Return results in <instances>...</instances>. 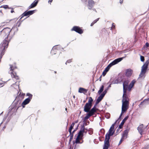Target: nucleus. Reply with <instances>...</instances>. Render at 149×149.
Returning a JSON list of instances; mask_svg holds the SVG:
<instances>
[{"label":"nucleus","mask_w":149,"mask_h":149,"mask_svg":"<svg viewBox=\"0 0 149 149\" xmlns=\"http://www.w3.org/2000/svg\"><path fill=\"white\" fill-rule=\"evenodd\" d=\"M8 34L7 37L5 38L2 43L0 45V53L1 56H2L4 52V50L8 48L9 44V40H8Z\"/></svg>","instance_id":"obj_1"},{"label":"nucleus","mask_w":149,"mask_h":149,"mask_svg":"<svg viewBox=\"0 0 149 149\" xmlns=\"http://www.w3.org/2000/svg\"><path fill=\"white\" fill-rule=\"evenodd\" d=\"M122 109V112H125L128 108L129 102L126 95H123Z\"/></svg>","instance_id":"obj_2"},{"label":"nucleus","mask_w":149,"mask_h":149,"mask_svg":"<svg viewBox=\"0 0 149 149\" xmlns=\"http://www.w3.org/2000/svg\"><path fill=\"white\" fill-rule=\"evenodd\" d=\"M149 64V60H148L141 67V72L139 76V79H143L145 77V74L146 72Z\"/></svg>","instance_id":"obj_3"},{"label":"nucleus","mask_w":149,"mask_h":149,"mask_svg":"<svg viewBox=\"0 0 149 149\" xmlns=\"http://www.w3.org/2000/svg\"><path fill=\"white\" fill-rule=\"evenodd\" d=\"M93 99L91 97H90L88 102L86 103L84 106V111L86 112H88L92 106Z\"/></svg>","instance_id":"obj_4"},{"label":"nucleus","mask_w":149,"mask_h":149,"mask_svg":"<svg viewBox=\"0 0 149 149\" xmlns=\"http://www.w3.org/2000/svg\"><path fill=\"white\" fill-rule=\"evenodd\" d=\"M83 2H86L87 1L88 2V7L89 9H91L93 7L94 4V1L92 0H81Z\"/></svg>","instance_id":"obj_5"},{"label":"nucleus","mask_w":149,"mask_h":149,"mask_svg":"<svg viewBox=\"0 0 149 149\" xmlns=\"http://www.w3.org/2000/svg\"><path fill=\"white\" fill-rule=\"evenodd\" d=\"M109 138L108 136H107L105 137V139L104 141V146L103 149H108L109 146Z\"/></svg>","instance_id":"obj_6"},{"label":"nucleus","mask_w":149,"mask_h":149,"mask_svg":"<svg viewBox=\"0 0 149 149\" xmlns=\"http://www.w3.org/2000/svg\"><path fill=\"white\" fill-rule=\"evenodd\" d=\"M129 81L127 80L124 81L123 83V94L126 95V91L127 88L128 87Z\"/></svg>","instance_id":"obj_7"},{"label":"nucleus","mask_w":149,"mask_h":149,"mask_svg":"<svg viewBox=\"0 0 149 149\" xmlns=\"http://www.w3.org/2000/svg\"><path fill=\"white\" fill-rule=\"evenodd\" d=\"M35 10H30L28 11H25L22 15V17L20 18L21 19L24 16H29L33 14Z\"/></svg>","instance_id":"obj_8"},{"label":"nucleus","mask_w":149,"mask_h":149,"mask_svg":"<svg viewBox=\"0 0 149 149\" xmlns=\"http://www.w3.org/2000/svg\"><path fill=\"white\" fill-rule=\"evenodd\" d=\"M72 31H74L79 34H81L83 33V31L80 28L77 26H74L71 29Z\"/></svg>","instance_id":"obj_9"},{"label":"nucleus","mask_w":149,"mask_h":149,"mask_svg":"<svg viewBox=\"0 0 149 149\" xmlns=\"http://www.w3.org/2000/svg\"><path fill=\"white\" fill-rule=\"evenodd\" d=\"M122 59V58H120L115 59L109 64V66H112L118 63Z\"/></svg>","instance_id":"obj_10"},{"label":"nucleus","mask_w":149,"mask_h":149,"mask_svg":"<svg viewBox=\"0 0 149 149\" xmlns=\"http://www.w3.org/2000/svg\"><path fill=\"white\" fill-rule=\"evenodd\" d=\"M60 48V46L59 45L54 46L51 50V53L52 54H55V52H56V50H59Z\"/></svg>","instance_id":"obj_11"},{"label":"nucleus","mask_w":149,"mask_h":149,"mask_svg":"<svg viewBox=\"0 0 149 149\" xmlns=\"http://www.w3.org/2000/svg\"><path fill=\"white\" fill-rule=\"evenodd\" d=\"M113 129H111V128H110L109 131L105 135V137H106L107 136H108L109 138V139H110V136L113 135L114 133V131H113Z\"/></svg>","instance_id":"obj_12"},{"label":"nucleus","mask_w":149,"mask_h":149,"mask_svg":"<svg viewBox=\"0 0 149 149\" xmlns=\"http://www.w3.org/2000/svg\"><path fill=\"white\" fill-rule=\"evenodd\" d=\"M133 72V70L131 69H128L126 70L125 75L127 77H130L131 76Z\"/></svg>","instance_id":"obj_13"},{"label":"nucleus","mask_w":149,"mask_h":149,"mask_svg":"<svg viewBox=\"0 0 149 149\" xmlns=\"http://www.w3.org/2000/svg\"><path fill=\"white\" fill-rule=\"evenodd\" d=\"M84 131L85 127L84 125H83L81 127L80 130L78 133L77 136L80 137L81 135L83 134V133L84 132Z\"/></svg>","instance_id":"obj_14"},{"label":"nucleus","mask_w":149,"mask_h":149,"mask_svg":"<svg viewBox=\"0 0 149 149\" xmlns=\"http://www.w3.org/2000/svg\"><path fill=\"white\" fill-rule=\"evenodd\" d=\"M137 129L139 133L141 135L142 134L143 132V125L141 124L137 128Z\"/></svg>","instance_id":"obj_15"},{"label":"nucleus","mask_w":149,"mask_h":149,"mask_svg":"<svg viewBox=\"0 0 149 149\" xmlns=\"http://www.w3.org/2000/svg\"><path fill=\"white\" fill-rule=\"evenodd\" d=\"M31 100L27 98L25 99L22 102V105L23 107H25V106L29 103L31 101Z\"/></svg>","instance_id":"obj_16"},{"label":"nucleus","mask_w":149,"mask_h":149,"mask_svg":"<svg viewBox=\"0 0 149 149\" xmlns=\"http://www.w3.org/2000/svg\"><path fill=\"white\" fill-rule=\"evenodd\" d=\"M11 75L12 77L16 80L18 79L19 77L17 75L16 73L15 72H11Z\"/></svg>","instance_id":"obj_17"},{"label":"nucleus","mask_w":149,"mask_h":149,"mask_svg":"<svg viewBox=\"0 0 149 149\" xmlns=\"http://www.w3.org/2000/svg\"><path fill=\"white\" fill-rule=\"evenodd\" d=\"M136 82V81L135 80H133L131 81L130 84L128 86V90L129 91H130L131 90V88L133 86Z\"/></svg>","instance_id":"obj_18"},{"label":"nucleus","mask_w":149,"mask_h":149,"mask_svg":"<svg viewBox=\"0 0 149 149\" xmlns=\"http://www.w3.org/2000/svg\"><path fill=\"white\" fill-rule=\"evenodd\" d=\"M97 105H95V104L93 107L88 112H89L92 116H93L94 113L96 112V106Z\"/></svg>","instance_id":"obj_19"},{"label":"nucleus","mask_w":149,"mask_h":149,"mask_svg":"<svg viewBox=\"0 0 149 149\" xmlns=\"http://www.w3.org/2000/svg\"><path fill=\"white\" fill-rule=\"evenodd\" d=\"M38 2V1H35L28 8V9H29L31 8L35 7L37 5Z\"/></svg>","instance_id":"obj_20"},{"label":"nucleus","mask_w":149,"mask_h":149,"mask_svg":"<svg viewBox=\"0 0 149 149\" xmlns=\"http://www.w3.org/2000/svg\"><path fill=\"white\" fill-rule=\"evenodd\" d=\"M128 118V116H127L125 117L124 118L123 120L120 124L119 125V128L120 129L123 126V125L124 124L125 121Z\"/></svg>","instance_id":"obj_21"},{"label":"nucleus","mask_w":149,"mask_h":149,"mask_svg":"<svg viewBox=\"0 0 149 149\" xmlns=\"http://www.w3.org/2000/svg\"><path fill=\"white\" fill-rule=\"evenodd\" d=\"M104 96L102 94L100 95V96L98 97L97 100L95 102V105H97L99 102L102 100Z\"/></svg>","instance_id":"obj_22"},{"label":"nucleus","mask_w":149,"mask_h":149,"mask_svg":"<svg viewBox=\"0 0 149 149\" xmlns=\"http://www.w3.org/2000/svg\"><path fill=\"white\" fill-rule=\"evenodd\" d=\"M88 91V90L82 88H79L78 92L80 93H83L85 94Z\"/></svg>","instance_id":"obj_23"},{"label":"nucleus","mask_w":149,"mask_h":149,"mask_svg":"<svg viewBox=\"0 0 149 149\" xmlns=\"http://www.w3.org/2000/svg\"><path fill=\"white\" fill-rule=\"evenodd\" d=\"M92 116L89 112L87 114L86 116L84 118V121L85 122L86 119H88L91 116Z\"/></svg>","instance_id":"obj_24"},{"label":"nucleus","mask_w":149,"mask_h":149,"mask_svg":"<svg viewBox=\"0 0 149 149\" xmlns=\"http://www.w3.org/2000/svg\"><path fill=\"white\" fill-rule=\"evenodd\" d=\"M128 130H125L124 131V134L122 136V138L124 139H126L127 137V133L128 132Z\"/></svg>","instance_id":"obj_25"},{"label":"nucleus","mask_w":149,"mask_h":149,"mask_svg":"<svg viewBox=\"0 0 149 149\" xmlns=\"http://www.w3.org/2000/svg\"><path fill=\"white\" fill-rule=\"evenodd\" d=\"M149 100V97L146 99H145L143 102H142L140 104V105H141V104H148L149 102H148V101Z\"/></svg>","instance_id":"obj_26"},{"label":"nucleus","mask_w":149,"mask_h":149,"mask_svg":"<svg viewBox=\"0 0 149 149\" xmlns=\"http://www.w3.org/2000/svg\"><path fill=\"white\" fill-rule=\"evenodd\" d=\"M104 88V86L103 85H102L101 86L100 89L98 92V94H100V93L103 91Z\"/></svg>","instance_id":"obj_27"},{"label":"nucleus","mask_w":149,"mask_h":149,"mask_svg":"<svg viewBox=\"0 0 149 149\" xmlns=\"http://www.w3.org/2000/svg\"><path fill=\"white\" fill-rule=\"evenodd\" d=\"M74 123H73L71 124V125H70L69 129V132H71V131H72V130L73 129L74 125Z\"/></svg>","instance_id":"obj_28"},{"label":"nucleus","mask_w":149,"mask_h":149,"mask_svg":"<svg viewBox=\"0 0 149 149\" xmlns=\"http://www.w3.org/2000/svg\"><path fill=\"white\" fill-rule=\"evenodd\" d=\"M26 96H29V97L28 98L29 99L31 100L33 96V95L31 94L30 93H27L26 94Z\"/></svg>","instance_id":"obj_29"},{"label":"nucleus","mask_w":149,"mask_h":149,"mask_svg":"<svg viewBox=\"0 0 149 149\" xmlns=\"http://www.w3.org/2000/svg\"><path fill=\"white\" fill-rule=\"evenodd\" d=\"M70 132V141L73 139V133H72V131H71V132Z\"/></svg>","instance_id":"obj_30"},{"label":"nucleus","mask_w":149,"mask_h":149,"mask_svg":"<svg viewBox=\"0 0 149 149\" xmlns=\"http://www.w3.org/2000/svg\"><path fill=\"white\" fill-rule=\"evenodd\" d=\"M17 67L15 65L14 66H13V65H11L10 66V68L11 69V70H13L15 69Z\"/></svg>","instance_id":"obj_31"},{"label":"nucleus","mask_w":149,"mask_h":149,"mask_svg":"<svg viewBox=\"0 0 149 149\" xmlns=\"http://www.w3.org/2000/svg\"><path fill=\"white\" fill-rule=\"evenodd\" d=\"M118 81L117 79H116L112 81L111 83V84H118Z\"/></svg>","instance_id":"obj_32"},{"label":"nucleus","mask_w":149,"mask_h":149,"mask_svg":"<svg viewBox=\"0 0 149 149\" xmlns=\"http://www.w3.org/2000/svg\"><path fill=\"white\" fill-rule=\"evenodd\" d=\"M80 137L78 136H77V137L76 138V141H75V142L76 143H80V141L79 140V139Z\"/></svg>","instance_id":"obj_33"},{"label":"nucleus","mask_w":149,"mask_h":149,"mask_svg":"<svg viewBox=\"0 0 149 149\" xmlns=\"http://www.w3.org/2000/svg\"><path fill=\"white\" fill-rule=\"evenodd\" d=\"M111 66H109V64L108 65L107 67L105 68V70H104V71L106 72H108L109 70V69L111 67Z\"/></svg>","instance_id":"obj_34"},{"label":"nucleus","mask_w":149,"mask_h":149,"mask_svg":"<svg viewBox=\"0 0 149 149\" xmlns=\"http://www.w3.org/2000/svg\"><path fill=\"white\" fill-rule=\"evenodd\" d=\"M114 23L112 24V26L111 27V29L113 31V29H115V25L114 24Z\"/></svg>","instance_id":"obj_35"},{"label":"nucleus","mask_w":149,"mask_h":149,"mask_svg":"<svg viewBox=\"0 0 149 149\" xmlns=\"http://www.w3.org/2000/svg\"><path fill=\"white\" fill-rule=\"evenodd\" d=\"M107 89H105L102 94V95H103L104 96L105 95V94L107 92Z\"/></svg>","instance_id":"obj_36"},{"label":"nucleus","mask_w":149,"mask_h":149,"mask_svg":"<svg viewBox=\"0 0 149 149\" xmlns=\"http://www.w3.org/2000/svg\"><path fill=\"white\" fill-rule=\"evenodd\" d=\"M140 59H141V61L142 62H143L144 61V56H140Z\"/></svg>","instance_id":"obj_37"},{"label":"nucleus","mask_w":149,"mask_h":149,"mask_svg":"<svg viewBox=\"0 0 149 149\" xmlns=\"http://www.w3.org/2000/svg\"><path fill=\"white\" fill-rule=\"evenodd\" d=\"M25 94L24 93H21V92H20V93L19 95V96H20L22 97H23V96Z\"/></svg>","instance_id":"obj_38"},{"label":"nucleus","mask_w":149,"mask_h":149,"mask_svg":"<svg viewBox=\"0 0 149 149\" xmlns=\"http://www.w3.org/2000/svg\"><path fill=\"white\" fill-rule=\"evenodd\" d=\"M6 82L4 81L3 83H0V88L3 86L4 85V84Z\"/></svg>","instance_id":"obj_39"},{"label":"nucleus","mask_w":149,"mask_h":149,"mask_svg":"<svg viewBox=\"0 0 149 149\" xmlns=\"http://www.w3.org/2000/svg\"><path fill=\"white\" fill-rule=\"evenodd\" d=\"M117 121H116V122L114 124H113L111 126V127L110 128H111V129H113L114 126L115 125L116 123L117 122Z\"/></svg>","instance_id":"obj_40"},{"label":"nucleus","mask_w":149,"mask_h":149,"mask_svg":"<svg viewBox=\"0 0 149 149\" xmlns=\"http://www.w3.org/2000/svg\"><path fill=\"white\" fill-rule=\"evenodd\" d=\"M125 112H122V110L121 113V114H120V116H119V118L118 119V120H119V119L120 120H121V116H122L123 113H124Z\"/></svg>","instance_id":"obj_41"},{"label":"nucleus","mask_w":149,"mask_h":149,"mask_svg":"<svg viewBox=\"0 0 149 149\" xmlns=\"http://www.w3.org/2000/svg\"><path fill=\"white\" fill-rule=\"evenodd\" d=\"M72 61V59H69L65 63V64H67V63H69L71 62Z\"/></svg>","instance_id":"obj_42"},{"label":"nucleus","mask_w":149,"mask_h":149,"mask_svg":"<svg viewBox=\"0 0 149 149\" xmlns=\"http://www.w3.org/2000/svg\"><path fill=\"white\" fill-rule=\"evenodd\" d=\"M99 18H97L95 20L93 21V22L94 24L99 19Z\"/></svg>","instance_id":"obj_43"},{"label":"nucleus","mask_w":149,"mask_h":149,"mask_svg":"<svg viewBox=\"0 0 149 149\" xmlns=\"http://www.w3.org/2000/svg\"><path fill=\"white\" fill-rule=\"evenodd\" d=\"M21 24V23L20 21H18L17 22V24L18 25V27H19L20 26Z\"/></svg>","instance_id":"obj_44"},{"label":"nucleus","mask_w":149,"mask_h":149,"mask_svg":"<svg viewBox=\"0 0 149 149\" xmlns=\"http://www.w3.org/2000/svg\"><path fill=\"white\" fill-rule=\"evenodd\" d=\"M3 8L6 9L8 8V5H4L3 6Z\"/></svg>","instance_id":"obj_45"},{"label":"nucleus","mask_w":149,"mask_h":149,"mask_svg":"<svg viewBox=\"0 0 149 149\" xmlns=\"http://www.w3.org/2000/svg\"><path fill=\"white\" fill-rule=\"evenodd\" d=\"M10 9H11V10L10 11V12L11 13H13L14 12V11L13 10V9L12 8H10Z\"/></svg>","instance_id":"obj_46"},{"label":"nucleus","mask_w":149,"mask_h":149,"mask_svg":"<svg viewBox=\"0 0 149 149\" xmlns=\"http://www.w3.org/2000/svg\"><path fill=\"white\" fill-rule=\"evenodd\" d=\"M106 72H105L104 71L103 72L102 74L104 76L106 74Z\"/></svg>","instance_id":"obj_47"},{"label":"nucleus","mask_w":149,"mask_h":149,"mask_svg":"<svg viewBox=\"0 0 149 149\" xmlns=\"http://www.w3.org/2000/svg\"><path fill=\"white\" fill-rule=\"evenodd\" d=\"M146 45L147 47H148L149 46V44L148 42H146Z\"/></svg>","instance_id":"obj_48"},{"label":"nucleus","mask_w":149,"mask_h":149,"mask_svg":"<svg viewBox=\"0 0 149 149\" xmlns=\"http://www.w3.org/2000/svg\"><path fill=\"white\" fill-rule=\"evenodd\" d=\"M123 139H124V138H122L120 141V142H119L120 143L122 142V141L123 140H122Z\"/></svg>","instance_id":"obj_49"},{"label":"nucleus","mask_w":149,"mask_h":149,"mask_svg":"<svg viewBox=\"0 0 149 149\" xmlns=\"http://www.w3.org/2000/svg\"><path fill=\"white\" fill-rule=\"evenodd\" d=\"M15 27H13L12 28V29H11V30L10 31V32H12V31H13V29L15 28Z\"/></svg>","instance_id":"obj_50"},{"label":"nucleus","mask_w":149,"mask_h":149,"mask_svg":"<svg viewBox=\"0 0 149 149\" xmlns=\"http://www.w3.org/2000/svg\"><path fill=\"white\" fill-rule=\"evenodd\" d=\"M123 0H120V3L121 4L123 3Z\"/></svg>","instance_id":"obj_51"},{"label":"nucleus","mask_w":149,"mask_h":149,"mask_svg":"<svg viewBox=\"0 0 149 149\" xmlns=\"http://www.w3.org/2000/svg\"><path fill=\"white\" fill-rule=\"evenodd\" d=\"M94 24L93 23V22H92L91 24V26H92Z\"/></svg>","instance_id":"obj_52"},{"label":"nucleus","mask_w":149,"mask_h":149,"mask_svg":"<svg viewBox=\"0 0 149 149\" xmlns=\"http://www.w3.org/2000/svg\"><path fill=\"white\" fill-rule=\"evenodd\" d=\"M76 129H75L72 132V133H74V132L76 131Z\"/></svg>","instance_id":"obj_53"},{"label":"nucleus","mask_w":149,"mask_h":149,"mask_svg":"<svg viewBox=\"0 0 149 149\" xmlns=\"http://www.w3.org/2000/svg\"><path fill=\"white\" fill-rule=\"evenodd\" d=\"M53 0H49V2H50V3H51L52 2Z\"/></svg>","instance_id":"obj_54"},{"label":"nucleus","mask_w":149,"mask_h":149,"mask_svg":"<svg viewBox=\"0 0 149 149\" xmlns=\"http://www.w3.org/2000/svg\"><path fill=\"white\" fill-rule=\"evenodd\" d=\"M106 117L107 118H109V117L108 116H106Z\"/></svg>","instance_id":"obj_55"},{"label":"nucleus","mask_w":149,"mask_h":149,"mask_svg":"<svg viewBox=\"0 0 149 149\" xmlns=\"http://www.w3.org/2000/svg\"><path fill=\"white\" fill-rule=\"evenodd\" d=\"M14 20H15V21H17V19L16 18H15L14 19Z\"/></svg>","instance_id":"obj_56"},{"label":"nucleus","mask_w":149,"mask_h":149,"mask_svg":"<svg viewBox=\"0 0 149 149\" xmlns=\"http://www.w3.org/2000/svg\"><path fill=\"white\" fill-rule=\"evenodd\" d=\"M111 84H110V85L109 86V87H111Z\"/></svg>","instance_id":"obj_57"},{"label":"nucleus","mask_w":149,"mask_h":149,"mask_svg":"<svg viewBox=\"0 0 149 149\" xmlns=\"http://www.w3.org/2000/svg\"><path fill=\"white\" fill-rule=\"evenodd\" d=\"M94 10H95V12H96V10H95V9H94Z\"/></svg>","instance_id":"obj_58"},{"label":"nucleus","mask_w":149,"mask_h":149,"mask_svg":"<svg viewBox=\"0 0 149 149\" xmlns=\"http://www.w3.org/2000/svg\"><path fill=\"white\" fill-rule=\"evenodd\" d=\"M73 98H75V96H73Z\"/></svg>","instance_id":"obj_59"},{"label":"nucleus","mask_w":149,"mask_h":149,"mask_svg":"<svg viewBox=\"0 0 149 149\" xmlns=\"http://www.w3.org/2000/svg\"><path fill=\"white\" fill-rule=\"evenodd\" d=\"M67 108H65V110L67 111Z\"/></svg>","instance_id":"obj_60"},{"label":"nucleus","mask_w":149,"mask_h":149,"mask_svg":"<svg viewBox=\"0 0 149 149\" xmlns=\"http://www.w3.org/2000/svg\"><path fill=\"white\" fill-rule=\"evenodd\" d=\"M94 89H93V91H94Z\"/></svg>","instance_id":"obj_61"},{"label":"nucleus","mask_w":149,"mask_h":149,"mask_svg":"<svg viewBox=\"0 0 149 149\" xmlns=\"http://www.w3.org/2000/svg\"><path fill=\"white\" fill-rule=\"evenodd\" d=\"M148 91H149V89Z\"/></svg>","instance_id":"obj_62"}]
</instances>
